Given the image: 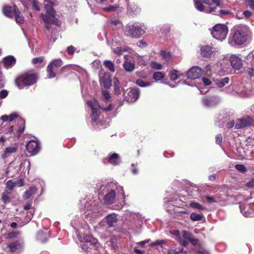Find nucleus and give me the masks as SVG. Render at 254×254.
<instances>
[{
  "label": "nucleus",
  "instance_id": "1",
  "mask_svg": "<svg viewBox=\"0 0 254 254\" xmlns=\"http://www.w3.org/2000/svg\"><path fill=\"white\" fill-rule=\"evenodd\" d=\"M37 80L35 73L24 72L19 74L15 79V84L19 89L29 86L35 84Z\"/></svg>",
  "mask_w": 254,
  "mask_h": 254
},
{
  "label": "nucleus",
  "instance_id": "2",
  "mask_svg": "<svg viewBox=\"0 0 254 254\" xmlns=\"http://www.w3.org/2000/svg\"><path fill=\"white\" fill-rule=\"evenodd\" d=\"M145 27L138 22L132 24H127L125 27V32L127 36L131 38H139L145 33Z\"/></svg>",
  "mask_w": 254,
  "mask_h": 254
},
{
  "label": "nucleus",
  "instance_id": "3",
  "mask_svg": "<svg viewBox=\"0 0 254 254\" xmlns=\"http://www.w3.org/2000/svg\"><path fill=\"white\" fill-rule=\"evenodd\" d=\"M63 62L61 59L53 60L47 67V77L53 78L56 76L57 74H61L63 71L64 67L59 69L63 65Z\"/></svg>",
  "mask_w": 254,
  "mask_h": 254
},
{
  "label": "nucleus",
  "instance_id": "4",
  "mask_svg": "<svg viewBox=\"0 0 254 254\" xmlns=\"http://www.w3.org/2000/svg\"><path fill=\"white\" fill-rule=\"evenodd\" d=\"M232 42L237 45H242L247 40V32L243 28H237L233 30L231 33Z\"/></svg>",
  "mask_w": 254,
  "mask_h": 254
},
{
  "label": "nucleus",
  "instance_id": "5",
  "mask_svg": "<svg viewBox=\"0 0 254 254\" xmlns=\"http://www.w3.org/2000/svg\"><path fill=\"white\" fill-rule=\"evenodd\" d=\"M228 32V29L226 25L222 24H217L213 27L211 34L216 39L222 41L226 38Z\"/></svg>",
  "mask_w": 254,
  "mask_h": 254
},
{
  "label": "nucleus",
  "instance_id": "6",
  "mask_svg": "<svg viewBox=\"0 0 254 254\" xmlns=\"http://www.w3.org/2000/svg\"><path fill=\"white\" fill-rule=\"evenodd\" d=\"M40 18L44 22L45 28L48 31L52 28L50 24H55L56 26H59L61 24V21L56 17V15H54V17H53L52 15L41 13L40 15Z\"/></svg>",
  "mask_w": 254,
  "mask_h": 254
},
{
  "label": "nucleus",
  "instance_id": "7",
  "mask_svg": "<svg viewBox=\"0 0 254 254\" xmlns=\"http://www.w3.org/2000/svg\"><path fill=\"white\" fill-rule=\"evenodd\" d=\"M140 90L135 88H130L124 92L125 100L128 102H133L139 97Z\"/></svg>",
  "mask_w": 254,
  "mask_h": 254
},
{
  "label": "nucleus",
  "instance_id": "8",
  "mask_svg": "<svg viewBox=\"0 0 254 254\" xmlns=\"http://www.w3.org/2000/svg\"><path fill=\"white\" fill-rule=\"evenodd\" d=\"M249 126L254 127V120L250 116H247L238 119L235 125V127L237 129L244 128Z\"/></svg>",
  "mask_w": 254,
  "mask_h": 254
},
{
  "label": "nucleus",
  "instance_id": "9",
  "mask_svg": "<svg viewBox=\"0 0 254 254\" xmlns=\"http://www.w3.org/2000/svg\"><path fill=\"white\" fill-rule=\"evenodd\" d=\"M44 2L47 4L44 5V8L46 10L45 14L52 15L53 17L56 15V11L53 6H57L59 4V2L57 0H44Z\"/></svg>",
  "mask_w": 254,
  "mask_h": 254
},
{
  "label": "nucleus",
  "instance_id": "10",
  "mask_svg": "<svg viewBox=\"0 0 254 254\" xmlns=\"http://www.w3.org/2000/svg\"><path fill=\"white\" fill-rule=\"evenodd\" d=\"M202 72L201 68L194 66L188 71L187 76L188 79L194 80L199 78L201 76Z\"/></svg>",
  "mask_w": 254,
  "mask_h": 254
},
{
  "label": "nucleus",
  "instance_id": "11",
  "mask_svg": "<svg viewBox=\"0 0 254 254\" xmlns=\"http://www.w3.org/2000/svg\"><path fill=\"white\" fill-rule=\"evenodd\" d=\"M87 104L89 107L91 108L92 110L102 109L104 111H109L113 110V105L112 104H110L109 106L107 107L103 108L99 105L98 101L96 99H94L93 101H87Z\"/></svg>",
  "mask_w": 254,
  "mask_h": 254
},
{
  "label": "nucleus",
  "instance_id": "12",
  "mask_svg": "<svg viewBox=\"0 0 254 254\" xmlns=\"http://www.w3.org/2000/svg\"><path fill=\"white\" fill-rule=\"evenodd\" d=\"M26 148L30 153L33 155L37 154L40 149L38 142L34 140H31L27 143Z\"/></svg>",
  "mask_w": 254,
  "mask_h": 254
},
{
  "label": "nucleus",
  "instance_id": "13",
  "mask_svg": "<svg viewBox=\"0 0 254 254\" xmlns=\"http://www.w3.org/2000/svg\"><path fill=\"white\" fill-rule=\"evenodd\" d=\"M230 62L232 67L235 69L239 70L242 66V61L241 58L236 55H232L230 57Z\"/></svg>",
  "mask_w": 254,
  "mask_h": 254
},
{
  "label": "nucleus",
  "instance_id": "14",
  "mask_svg": "<svg viewBox=\"0 0 254 254\" xmlns=\"http://www.w3.org/2000/svg\"><path fill=\"white\" fill-rule=\"evenodd\" d=\"M16 60L13 56H7L2 59L4 67L6 68H9L13 67L16 64Z\"/></svg>",
  "mask_w": 254,
  "mask_h": 254
},
{
  "label": "nucleus",
  "instance_id": "15",
  "mask_svg": "<svg viewBox=\"0 0 254 254\" xmlns=\"http://www.w3.org/2000/svg\"><path fill=\"white\" fill-rule=\"evenodd\" d=\"M217 7L215 6L214 7H210L208 9L205 10L206 13H212L218 16H221L222 15H227L231 13V11L229 10L222 9L218 11H216Z\"/></svg>",
  "mask_w": 254,
  "mask_h": 254
},
{
  "label": "nucleus",
  "instance_id": "16",
  "mask_svg": "<svg viewBox=\"0 0 254 254\" xmlns=\"http://www.w3.org/2000/svg\"><path fill=\"white\" fill-rule=\"evenodd\" d=\"M18 149V146L17 144H12L10 146L6 147L3 152V153L1 154L2 158H5L7 155L12 154L15 153L17 151Z\"/></svg>",
  "mask_w": 254,
  "mask_h": 254
},
{
  "label": "nucleus",
  "instance_id": "17",
  "mask_svg": "<svg viewBox=\"0 0 254 254\" xmlns=\"http://www.w3.org/2000/svg\"><path fill=\"white\" fill-rule=\"evenodd\" d=\"M18 123L19 125L18 129L16 132H13V134L17 138H19L21 136L25 129V121L24 120L22 119H18Z\"/></svg>",
  "mask_w": 254,
  "mask_h": 254
},
{
  "label": "nucleus",
  "instance_id": "18",
  "mask_svg": "<svg viewBox=\"0 0 254 254\" xmlns=\"http://www.w3.org/2000/svg\"><path fill=\"white\" fill-rule=\"evenodd\" d=\"M14 13L16 22L20 24L23 23L24 18L16 5H14Z\"/></svg>",
  "mask_w": 254,
  "mask_h": 254
},
{
  "label": "nucleus",
  "instance_id": "19",
  "mask_svg": "<svg viewBox=\"0 0 254 254\" xmlns=\"http://www.w3.org/2000/svg\"><path fill=\"white\" fill-rule=\"evenodd\" d=\"M108 161L112 165L116 166L118 165L120 161L119 154L116 153L110 154L109 155Z\"/></svg>",
  "mask_w": 254,
  "mask_h": 254
},
{
  "label": "nucleus",
  "instance_id": "20",
  "mask_svg": "<svg viewBox=\"0 0 254 254\" xmlns=\"http://www.w3.org/2000/svg\"><path fill=\"white\" fill-rule=\"evenodd\" d=\"M116 197V192L112 190L104 196V200L107 204H112L114 203Z\"/></svg>",
  "mask_w": 254,
  "mask_h": 254
},
{
  "label": "nucleus",
  "instance_id": "21",
  "mask_svg": "<svg viewBox=\"0 0 254 254\" xmlns=\"http://www.w3.org/2000/svg\"><path fill=\"white\" fill-rule=\"evenodd\" d=\"M212 49L213 48L209 45L203 46L201 48V54L204 57H210L213 52Z\"/></svg>",
  "mask_w": 254,
  "mask_h": 254
},
{
  "label": "nucleus",
  "instance_id": "22",
  "mask_svg": "<svg viewBox=\"0 0 254 254\" xmlns=\"http://www.w3.org/2000/svg\"><path fill=\"white\" fill-rule=\"evenodd\" d=\"M7 247L9 248L10 252H15L17 250L22 248V243L19 241H15L8 244Z\"/></svg>",
  "mask_w": 254,
  "mask_h": 254
},
{
  "label": "nucleus",
  "instance_id": "23",
  "mask_svg": "<svg viewBox=\"0 0 254 254\" xmlns=\"http://www.w3.org/2000/svg\"><path fill=\"white\" fill-rule=\"evenodd\" d=\"M106 222L109 227L114 226L117 222V215L115 213L107 215L106 217Z\"/></svg>",
  "mask_w": 254,
  "mask_h": 254
},
{
  "label": "nucleus",
  "instance_id": "24",
  "mask_svg": "<svg viewBox=\"0 0 254 254\" xmlns=\"http://www.w3.org/2000/svg\"><path fill=\"white\" fill-rule=\"evenodd\" d=\"M84 242L86 244H90V245L96 246L98 243V240L95 238L91 234L86 235L84 237Z\"/></svg>",
  "mask_w": 254,
  "mask_h": 254
},
{
  "label": "nucleus",
  "instance_id": "25",
  "mask_svg": "<svg viewBox=\"0 0 254 254\" xmlns=\"http://www.w3.org/2000/svg\"><path fill=\"white\" fill-rule=\"evenodd\" d=\"M2 12L4 15L9 18H13L14 16V7L10 6H4L2 8Z\"/></svg>",
  "mask_w": 254,
  "mask_h": 254
},
{
  "label": "nucleus",
  "instance_id": "26",
  "mask_svg": "<svg viewBox=\"0 0 254 254\" xmlns=\"http://www.w3.org/2000/svg\"><path fill=\"white\" fill-rule=\"evenodd\" d=\"M114 82V91L116 95H120L122 89L121 88L120 82L119 80L116 77L113 78Z\"/></svg>",
  "mask_w": 254,
  "mask_h": 254
},
{
  "label": "nucleus",
  "instance_id": "27",
  "mask_svg": "<svg viewBox=\"0 0 254 254\" xmlns=\"http://www.w3.org/2000/svg\"><path fill=\"white\" fill-rule=\"evenodd\" d=\"M214 81L215 84L220 88L224 87L226 84H228L229 81V78L227 77L224 78H217Z\"/></svg>",
  "mask_w": 254,
  "mask_h": 254
},
{
  "label": "nucleus",
  "instance_id": "28",
  "mask_svg": "<svg viewBox=\"0 0 254 254\" xmlns=\"http://www.w3.org/2000/svg\"><path fill=\"white\" fill-rule=\"evenodd\" d=\"M37 190V188L35 186H32L30 187L27 190H26L24 193L23 197L25 199L29 198L33 194L36 193Z\"/></svg>",
  "mask_w": 254,
  "mask_h": 254
},
{
  "label": "nucleus",
  "instance_id": "29",
  "mask_svg": "<svg viewBox=\"0 0 254 254\" xmlns=\"http://www.w3.org/2000/svg\"><path fill=\"white\" fill-rule=\"evenodd\" d=\"M195 8L200 11H205L203 3H206V0H194Z\"/></svg>",
  "mask_w": 254,
  "mask_h": 254
},
{
  "label": "nucleus",
  "instance_id": "30",
  "mask_svg": "<svg viewBox=\"0 0 254 254\" xmlns=\"http://www.w3.org/2000/svg\"><path fill=\"white\" fill-rule=\"evenodd\" d=\"M18 115L15 113H13L11 114L9 116H7L6 115H2V116H1L0 119L3 122H11L14 120L16 119Z\"/></svg>",
  "mask_w": 254,
  "mask_h": 254
},
{
  "label": "nucleus",
  "instance_id": "31",
  "mask_svg": "<svg viewBox=\"0 0 254 254\" xmlns=\"http://www.w3.org/2000/svg\"><path fill=\"white\" fill-rule=\"evenodd\" d=\"M106 244L110 246L112 249L116 250L118 248L117 240L116 237L112 236L110 240L106 242Z\"/></svg>",
  "mask_w": 254,
  "mask_h": 254
},
{
  "label": "nucleus",
  "instance_id": "32",
  "mask_svg": "<svg viewBox=\"0 0 254 254\" xmlns=\"http://www.w3.org/2000/svg\"><path fill=\"white\" fill-rule=\"evenodd\" d=\"M165 74L163 72L157 71L155 72L152 76V78L156 81H160L164 79Z\"/></svg>",
  "mask_w": 254,
  "mask_h": 254
},
{
  "label": "nucleus",
  "instance_id": "33",
  "mask_svg": "<svg viewBox=\"0 0 254 254\" xmlns=\"http://www.w3.org/2000/svg\"><path fill=\"white\" fill-rule=\"evenodd\" d=\"M100 115V110H92L91 120L92 122L95 123L99 120Z\"/></svg>",
  "mask_w": 254,
  "mask_h": 254
},
{
  "label": "nucleus",
  "instance_id": "34",
  "mask_svg": "<svg viewBox=\"0 0 254 254\" xmlns=\"http://www.w3.org/2000/svg\"><path fill=\"white\" fill-rule=\"evenodd\" d=\"M123 67L127 71L131 72L134 69V64L131 63L130 62L125 61Z\"/></svg>",
  "mask_w": 254,
  "mask_h": 254
},
{
  "label": "nucleus",
  "instance_id": "35",
  "mask_svg": "<svg viewBox=\"0 0 254 254\" xmlns=\"http://www.w3.org/2000/svg\"><path fill=\"white\" fill-rule=\"evenodd\" d=\"M102 86L106 89H109L111 86V79L110 78H103L100 80Z\"/></svg>",
  "mask_w": 254,
  "mask_h": 254
},
{
  "label": "nucleus",
  "instance_id": "36",
  "mask_svg": "<svg viewBox=\"0 0 254 254\" xmlns=\"http://www.w3.org/2000/svg\"><path fill=\"white\" fill-rule=\"evenodd\" d=\"M104 65L111 72H114L115 71L114 64L111 61H109V60L105 61L104 62Z\"/></svg>",
  "mask_w": 254,
  "mask_h": 254
},
{
  "label": "nucleus",
  "instance_id": "37",
  "mask_svg": "<svg viewBox=\"0 0 254 254\" xmlns=\"http://www.w3.org/2000/svg\"><path fill=\"white\" fill-rule=\"evenodd\" d=\"M190 207L199 210H203L205 208L198 202L192 201L189 204Z\"/></svg>",
  "mask_w": 254,
  "mask_h": 254
},
{
  "label": "nucleus",
  "instance_id": "38",
  "mask_svg": "<svg viewBox=\"0 0 254 254\" xmlns=\"http://www.w3.org/2000/svg\"><path fill=\"white\" fill-rule=\"evenodd\" d=\"M203 218L202 214L192 213L190 215V218L193 221H201Z\"/></svg>",
  "mask_w": 254,
  "mask_h": 254
},
{
  "label": "nucleus",
  "instance_id": "39",
  "mask_svg": "<svg viewBox=\"0 0 254 254\" xmlns=\"http://www.w3.org/2000/svg\"><path fill=\"white\" fill-rule=\"evenodd\" d=\"M135 83L140 87H145L151 85L152 83L150 82H145L141 79H138L136 80Z\"/></svg>",
  "mask_w": 254,
  "mask_h": 254
},
{
  "label": "nucleus",
  "instance_id": "40",
  "mask_svg": "<svg viewBox=\"0 0 254 254\" xmlns=\"http://www.w3.org/2000/svg\"><path fill=\"white\" fill-rule=\"evenodd\" d=\"M161 56L162 58L167 62H169L171 60V54L170 52H167L162 50L161 51Z\"/></svg>",
  "mask_w": 254,
  "mask_h": 254
},
{
  "label": "nucleus",
  "instance_id": "41",
  "mask_svg": "<svg viewBox=\"0 0 254 254\" xmlns=\"http://www.w3.org/2000/svg\"><path fill=\"white\" fill-rule=\"evenodd\" d=\"M37 239L42 243H45L48 241L47 235L43 232H40L38 233Z\"/></svg>",
  "mask_w": 254,
  "mask_h": 254
},
{
  "label": "nucleus",
  "instance_id": "42",
  "mask_svg": "<svg viewBox=\"0 0 254 254\" xmlns=\"http://www.w3.org/2000/svg\"><path fill=\"white\" fill-rule=\"evenodd\" d=\"M170 78L172 80H176L179 78L178 71L176 69H172L170 72Z\"/></svg>",
  "mask_w": 254,
  "mask_h": 254
},
{
  "label": "nucleus",
  "instance_id": "43",
  "mask_svg": "<svg viewBox=\"0 0 254 254\" xmlns=\"http://www.w3.org/2000/svg\"><path fill=\"white\" fill-rule=\"evenodd\" d=\"M203 104L206 106H210L213 104V101L211 98L204 97L202 99Z\"/></svg>",
  "mask_w": 254,
  "mask_h": 254
},
{
  "label": "nucleus",
  "instance_id": "44",
  "mask_svg": "<svg viewBox=\"0 0 254 254\" xmlns=\"http://www.w3.org/2000/svg\"><path fill=\"white\" fill-rule=\"evenodd\" d=\"M32 8L37 11H40L41 10L40 7L39 5V2L37 0H32L31 1Z\"/></svg>",
  "mask_w": 254,
  "mask_h": 254
},
{
  "label": "nucleus",
  "instance_id": "45",
  "mask_svg": "<svg viewBox=\"0 0 254 254\" xmlns=\"http://www.w3.org/2000/svg\"><path fill=\"white\" fill-rule=\"evenodd\" d=\"M182 234L183 238L189 241H190L191 240V239L193 237L191 233L185 230L183 231Z\"/></svg>",
  "mask_w": 254,
  "mask_h": 254
},
{
  "label": "nucleus",
  "instance_id": "46",
  "mask_svg": "<svg viewBox=\"0 0 254 254\" xmlns=\"http://www.w3.org/2000/svg\"><path fill=\"white\" fill-rule=\"evenodd\" d=\"M170 28L168 25H164L160 28V31L162 33L167 34L170 32Z\"/></svg>",
  "mask_w": 254,
  "mask_h": 254
},
{
  "label": "nucleus",
  "instance_id": "47",
  "mask_svg": "<svg viewBox=\"0 0 254 254\" xmlns=\"http://www.w3.org/2000/svg\"><path fill=\"white\" fill-rule=\"evenodd\" d=\"M76 50V48L73 47L72 45H70L67 47L66 52L69 56H72L74 54L75 51Z\"/></svg>",
  "mask_w": 254,
  "mask_h": 254
},
{
  "label": "nucleus",
  "instance_id": "48",
  "mask_svg": "<svg viewBox=\"0 0 254 254\" xmlns=\"http://www.w3.org/2000/svg\"><path fill=\"white\" fill-rule=\"evenodd\" d=\"M1 199L4 204H7L10 202L9 197L7 195V194L4 193L2 194Z\"/></svg>",
  "mask_w": 254,
  "mask_h": 254
},
{
  "label": "nucleus",
  "instance_id": "49",
  "mask_svg": "<svg viewBox=\"0 0 254 254\" xmlns=\"http://www.w3.org/2000/svg\"><path fill=\"white\" fill-rule=\"evenodd\" d=\"M44 60V57H43L35 58L33 59L32 62L33 64H41L43 62Z\"/></svg>",
  "mask_w": 254,
  "mask_h": 254
},
{
  "label": "nucleus",
  "instance_id": "50",
  "mask_svg": "<svg viewBox=\"0 0 254 254\" xmlns=\"http://www.w3.org/2000/svg\"><path fill=\"white\" fill-rule=\"evenodd\" d=\"M151 66L152 68L155 69H161L162 68V65L157 62H152L151 64Z\"/></svg>",
  "mask_w": 254,
  "mask_h": 254
},
{
  "label": "nucleus",
  "instance_id": "51",
  "mask_svg": "<svg viewBox=\"0 0 254 254\" xmlns=\"http://www.w3.org/2000/svg\"><path fill=\"white\" fill-rule=\"evenodd\" d=\"M235 168L242 173H245L247 171V169L244 165L238 164L235 166Z\"/></svg>",
  "mask_w": 254,
  "mask_h": 254
},
{
  "label": "nucleus",
  "instance_id": "52",
  "mask_svg": "<svg viewBox=\"0 0 254 254\" xmlns=\"http://www.w3.org/2000/svg\"><path fill=\"white\" fill-rule=\"evenodd\" d=\"M246 71L250 77L254 76V68L253 67H247Z\"/></svg>",
  "mask_w": 254,
  "mask_h": 254
},
{
  "label": "nucleus",
  "instance_id": "53",
  "mask_svg": "<svg viewBox=\"0 0 254 254\" xmlns=\"http://www.w3.org/2000/svg\"><path fill=\"white\" fill-rule=\"evenodd\" d=\"M127 50L120 47H117L114 49V52L118 55H122L123 52H126Z\"/></svg>",
  "mask_w": 254,
  "mask_h": 254
},
{
  "label": "nucleus",
  "instance_id": "54",
  "mask_svg": "<svg viewBox=\"0 0 254 254\" xmlns=\"http://www.w3.org/2000/svg\"><path fill=\"white\" fill-rule=\"evenodd\" d=\"M117 8L118 7L116 5H110L108 7L104 8L103 9L104 10L108 12L114 11L117 9Z\"/></svg>",
  "mask_w": 254,
  "mask_h": 254
},
{
  "label": "nucleus",
  "instance_id": "55",
  "mask_svg": "<svg viewBox=\"0 0 254 254\" xmlns=\"http://www.w3.org/2000/svg\"><path fill=\"white\" fill-rule=\"evenodd\" d=\"M247 5L254 10V0H245Z\"/></svg>",
  "mask_w": 254,
  "mask_h": 254
},
{
  "label": "nucleus",
  "instance_id": "56",
  "mask_svg": "<svg viewBox=\"0 0 254 254\" xmlns=\"http://www.w3.org/2000/svg\"><path fill=\"white\" fill-rule=\"evenodd\" d=\"M222 141V136L219 133L216 135L215 137V142L217 144H220Z\"/></svg>",
  "mask_w": 254,
  "mask_h": 254
},
{
  "label": "nucleus",
  "instance_id": "57",
  "mask_svg": "<svg viewBox=\"0 0 254 254\" xmlns=\"http://www.w3.org/2000/svg\"><path fill=\"white\" fill-rule=\"evenodd\" d=\"M102 95L106 100H109L111 98V96L109 92L107 91H103Z\"/></svg>",
  "mask_w": 254,
  "mask_h": 254
},
{
  "label": "nucleus",
  "instance_id": "58",
  "mask_svg": "<svg viewBox=\"0 0 254 254\" xmlns=\"http://www.w3.org/2000/svg\"><path fill=\"white\" fill-rule=\"evenodd\" d=\"M8 91L6 90H2L0 91V98L4 99L7 97Z\"/></svg>",
  "mask_w": 254,
  "mask_h": 254
},
{
  "label": "nucleus",
  "instance_id": "59",
  "mask_svg": "<svg viewBox=\"0 0 254 254\" xmlns=\"http://www.w3.org/2000/svg\"><path fill=\"white\" fill-rule=\"evenodd\" d=\"M19 234L20 233L18 232H11L8 234L7 238H13L17 237L18 235H19Z\"/></svg>",
  "mask_w": 254,
  "mask_h": 254
},
{
  "label": "nucleus",
  "instance_id": "60",
  "mask_svg": "<svg viewBox=\"0 0 254 254\" xmlns=\"http://www.w3.org/2000/svg\"><path fill=\"white\" fill-rule=\"evenodd\" d=\"M246 186L247 187L249 188H254V178L247 182Z\"/></svg>",
  "mask_w": 254,
  "mask_h": 254
},
{
  "label": "nucleus",
  "instance_id": "61",
  "mask_svg": "<svg viewBox=\"0 0 254 254\" xmlns=\"http://www.w3.org/2000/svg\"><path fill=\"white\" fill-rule=\"evenodd\" d=\"M202 81L205 85H206V86L210 85L211 83V81L208 78H207L205 77H203L202 78Z\"/></svg>",
  "mask_w": 254,
  "mask_h": 254
},
{
  "label": "nucleus",
  "instance_id": "62",
  "mask_svg": "<svg viewBox=\"0 0 254 254\" xmlns=\"http://www.w3.org/2000/svg\"><path fill=\"white\" fill-rule=\"evenodd\" d=\"M13 127L11 126L8 128L6 130L5 134L6 135L8 133H10V135L12 136V134H13Z\"/></svg>",
  "mask_w": 254,
  "mask_h": 254
},
{
  "label": "nucleus",
  "instance_id": "63",
  "mask_svg": "<svg viewBox=\"0 0 254 254\" xmlns=\"http://www.w3.org/2000/svg\"><path fill=\"white\" fill-rule=\"evenodd\" d=\"M206 200L209 203L215 202L216 200L213 196L207 195L205 196Z\"/></svg>",
  "mask_w": 254,
  "mask_h": 254
},
{
  "label": "nucleus",
  "instance_id": "64",
  "mask_svg": "<svg viewBox=\"0 0 254 254\" xmlns=\"http://www.w3.org/2000/svg\"><path fill=\"white\" fill-rule=\"evenodd\" d=\"M193 246H196L198 243V240L197 239L192 237L189 241Z\"/></svg>",
  "mask_w": 254,
  "mask_h": 254
}]
</instances>
